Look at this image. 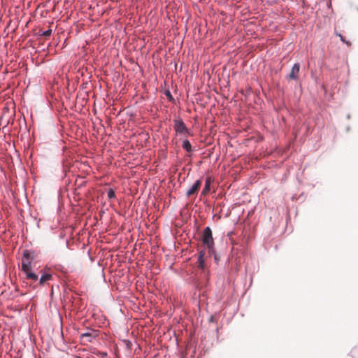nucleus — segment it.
<instances>
[{
    "label": "nucleus",
    "instance_id": "obj_1",
    "mask_svg": "<svg viewBox=\"0 0 358 358\" xmlns=\"http://www.w3.org/2000/svg\"><path fill=\"white\" fill-rule=\"evenodd\" d=\"M173 129L176 136L181 137H187L190 135V130L187 127L184 121L179 116L176 117L173 120Z\"/></svg>",
    "mask_w": 358,
    "mask_h": 358
},
{
    "label": "nucleus",
    "instance_id": "obj_2",
    "mask_svg": "<svg viewBox=\"0 0 358 358\" xmlns=\"http://www.w3.org/2000/svg\"><path fill=\"white\" fill-rule=\"evenodd\" d=\"M202 243L208 248L209 254H214V241L212 231L209 227H206L203 232Z\"/></svg>",
    "mask_w": 358,
    "mask_h": 358
},
{
    "label": "nucleus",
    "instance_id": "obj_3",
    "mask_svg": "<svg viewBox=\"0 0 358 358\" xmlns=\"http://www.w3.org/2000/svg\"><path fill=\"white\" fill-rule=\"evenodd\" d=\"M98 336V333L94 329H88L86 332L80 334V338L83 344L91 343Z\"/></svg>",
    "mask_w": 358,
    "mask_h": 358
},
{
    "label": "nucleus",
    "instance_id": "obj_4",
    "mask_svg": "<svg viewBox=\"0 0 358 358\" xmlns=\"http://www.w3.org/2000/svg\"><path fill=\"white\" fill-rule=\"evenodd\" d=\"M201 185V181L200 180H196L192 186L187 190L186 192V196L187 197H189L190 196L193 194H196L199 189H200Z\"/></svg>",
    "mask_w": 358,
    "mask_h": 358
},
{
    "label": "nucleus",
    "instance_id": "obj_5",
    "mask_svg": "<svg viewBox=\"0 0 358 358\" xmlns=\"http://www.w3.org/2000/svg\"><path fill=\"white\" fill-rule=\"evenodd\" d=\"M300 71V64L299 63H295L289 74V78L290 80H296L298 79L299 73Z\"/></svg>",
    "mask_w": 358,
    "mask_h": 358
},
{
    "label": "nucleus",
    "instance_id": "obj_6",
    "mask_svg": "<svg viewBox=\"0 0 358 358\" xmlns=\"http://www.w3.org/2000/svg\"><path fill=\"white\" fill-rule=\"evenodd\" d=\"M204 255H205V252L203 250L200 251L198 254V259H197L198 268L201 269L203 271H204L206 269V266H205L204 259H203Z\"/></svg>",
    "mask_w": 358,
    "mask_h": 358
},
{
    "label": "nucleus",
    "instance_id": "obj_7",
    "mask_svg": "<svg viewBox=\"0 0 358 358\" xmlns=\"http://www.w3.org/2000/svg\"><path fill=\"white\" fill-rule=\"evenodd\" d=\"M182 147L187 152H192L193 151L192 145L189 141L187 138L182 141Z\"/></svg>",
    "mask_w": 358,
    "mask_h": 358
},
{
    "label": "nucleus",
    "instance_id": "obj_8",
    "mask_svg": "<svg viewBox=\"0 0 358 358\" xmlns=\"http://www.w3.org/2000/svg\"><path fill=\"white\" fill-rule=\"evenodd\" d=\"M52 279V275L50 273H43L39 279L40 285H43L46 281Z\"/></svg>",
    "mask_w": 358,
    "mask_h": 358
},
{
    "label": "nucleus",
    "instance_id": "obj_9",
    "mask_svg": "<svg viewBox=\"0 0 358 358\" xmlns=\"http://www.w3.org/2000/svg\"><path fill=\"white\" fill-rule=\"evenodd\" d=\"M22 270L25 273L30 271L31 270V262L29 261H27V262L23 261L22 263Z\"/></svg>",
    "mask_w": 358,
    "mask_h": 358
},
{
    "label": "nucleus",
    "instance_id": "obj_10",
    "mask_svg": "<svg viewBox=\"0 0 358 358\" xmlns=\"http://www.w3.org/2000/svg\"><path fill=\"white\" fill-rule=\"evenodd\" d=\"M25 274H26L27 278H28L29 280H32L34 281H36L38 280V275L36 273H33L31 271V270Z\"/></svg>",
    "mask_w": 358,
    "mask_h": 358
},
{
    "label": "nucleus",
    "instance_id": "obj_11",
    "mask_svg": "<svg viewBox=\"0 0 358 358\" xmlns=\"http://www.w3.org/2000/svg\"><path fill=\"white\" fill-rule=\"evenodd\" d=\"M52 33V30L51 29H49L46 31H40L38 32V34L42 36L48 37L50 36Z\"/></svg>",
    "mask_w": 358,
    "mask_h": 358
},
{
    "label": "nucleus",
    "instance_id": "obj_12",
    "mask_svg": "<svg viewBox=\"0 0 358 358\" xmlns=\"http://www.w3.org/2000/svg\"><path fill=\"white\" fill-rule=\"evenodd\" d=\"M210 180L209 178H207L205 183V187L203 189V193L208 192L210 190Z\"/></svg>",
    "mask_w": 358,
    "mask_h": 358
},
{
    "label": "nucleus",
    "instance_id": "obj_13",
    "mask_svg": "<svg viewBox=\"0 0 358 358\" xmlns=\"http://www.w3.org/2000/svg\"><path fill=\"white\" fill-rule=\"evenodd\" d=\"M107 195L109 199H113L115 198V192L113 189H109Z\"/></svg>",
    "mask_w": 358,
    "mask_h": 358
},
{
    "label": "nucleus",
    "instance_id": "obj_14",
    "mask_svg": "<svg viewBox=\"0 0 358 358\" xmlns=\"http://www.w3.org/2000/svg\"><path fill=\"white\" fill-rule=\"evenodd\" d=\"M164 94L165 96L168 98L169 101H174V99L171 93V92L169 90H166L164 92Z\"/></svg>",
    "mask_w": 358,
    "mask_h": 358
},
{
    "label": "nucleus",
    "instance_id": "obj_15",
    "mask_svg": "<svg viewBox=\"0 0 358 358\" xmlns=\"http://www.w3.org/2000/svg\"><path fill=\"white\" fill-rule=\"evenodd\" d=\"M211 255L214 256V259L216 263H217L220 261V257L215 254L214 252V254H210Z\"/></svg>",
    "mask_w": 358,
    "mask_h": 358
},
{
    "label": "nucleus",
    "instance_id": "obj_16",
    "mask_svg": "<svg viewBox=\"0 0 358 358\" xmlns=\"http://www.w3.org/2000/svg\"><path fill=\"white\" fill-rule=\"evenodd\" d=\"M338 36L340 37L341 41H342L344 43H346V44H348V45L350 44L348 41H345L343 36L341 34H338Z\"/></svg>",
    "mask_w": 358,
    "mask_h": 358
},
{
    "label": "nucleus",
    "instance_id": "obj_17",
    "mask_svg": "<svg viewBox=\"0 0 358 358\" xmlns=\"http://www.w3.org/2000/svg\"><path fill=\"white\" fill-rule=\"evenodd\" d=\"M27 253V251L24 252V257H26Z\"/></svg>",
    "mask_w": 358,
    "mask_h": 358
},
{
    "label": "nucleus",
    "instance_id": "obj_18",
    "mask_svg": "<svg viewBox=\"0 0 358 358\" xmlns=\"http://www.w3.org/2000/svg\"><path fill=\"white\" fill-rule=\"evenodd\" d=\"M210 321H213V317L212 316L210 319Z\"/></svg>",
    "mask_w": 358,
    "mask_h": 358
}]
</instances>
